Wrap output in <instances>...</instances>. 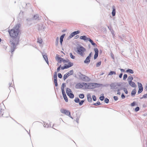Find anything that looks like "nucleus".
<instances>
[{"label":"nucleus","instance_id":"49530a36","mask_svg":"<svg viewBox=\"0 0 147 147\" xmlns=\"http://www.w3.org/2000/svg\"><path fill=\"white\" fill-rule=\"evenodd\" d=\"M121 90V89H120V88H118L117 90V94L119 95H120L121 94V92H120V91Z\"/></svg>","mask_w":147,"mask_h":147},{"label":"nucleus","instance_id":"dca6fc26","mask_svg":"<svg viewBox=\"0 0 147 147\" xmlns=\"http://www.w3.org/2000/svg\"><path fill=\"white\" fill-rule=\"evenodd\" d=\"M57 75H54L53 78L55 86H58V84L57 80Z\"/></svg>","mask_w":147,"mask_h":147},{"label":"nucleus","instance_id":"4468645a","mask_svg":"<svg viewBox=\"0 0 147 147\" xmlns=\"http://www.w3.org/2000/svg\"><path fill=\"white\" fill-rule=\"evenodd\" d=\"M89 85H88L89 87L88 88H90V89H94L95 88V86L96 85L95 83H89Z\"/></svg>","mask_w":147,"mask_h":147},{"label":"nucleus","instance_id":"ddd939ff","mask_svg":"<svg viewBox=\"0 0 147 147\" xmlns=\"http://www.w3.org/2000/svg\"><path fill=\"white\" fill-rule=\"evenodd\" d=\"M84 86V85L81 83H78L76 84L75 86L76 89H81Z\"/></svg>","mask_w":147,"mask_h":147},{"label":"nucleus","instance_id":"79ce46f5","mask_svg":"<svg viewBox=\"0 0 147 147\" xmlns=\"http://www.w3.org/2000/svg\"><path fill=\"white\" fill-rule=\"evenodd\" d=\"M62 60H63V62L64 63H68L69 62V60H68V59H67V60H65V59H63V58H62Z\"/></svg>","mask_w":147,"mask_h":147},{"label":"nucleus","instance_id":"a211bd4d","mask_svg":"<svg viewBox=\"0 0 147 147\" xmlns=\"http://www.w3.org/2000/svg\"><path fill=\"white\" fill-rule=\"evenodd\" d=\"M65 35V34H64L61 35L60 38V42L61 45L62 44V42L63 41V38H64V37Z\"/></svg>","mask_w":147,"mask_h":147},{"label":"nucleus","instance_id":"c03bdc74","mask_svg":"<svg viewBox=\"0 0 147 147\" xmlns=\"http://www.w3.org/2000/svg\"><path fill=\"white\" fill-rule=\"evenodd\" d=\"M127 77V75L126 74H124L123 76V80H125L126 79Z\"/></svg>","mask_w":147,"mask_h":147},{"label":"nucleus","instance_id":"39448f33","mask_svg":"<svg viewBox=\"0 0 147 147\" xmlns=\"http://www.w3.org/2000/svg\"><path fill=\"white\" fill-rule=\"evenodd\" d=\"M4 106L3 104H0V114L1 115V116L3 117H8L9 115V114H8V115L7 116L4 115L3 116V113L4 111Z\"/></svg>","mask_w":147,"mask_h":147},{"label":"nucleus","instance_id":"6ab92c4d","mask_svg":"<svg viewBox=\"0 0 147 147\" xmlns=\"http://www.w3.org/2000/svg\"><path fill=\"white\" fill-rule=\"evenodd\" d=\"M113 10L112 12V15L113 16H115L116 13V9L114 6H113L112 7Z\"/></svg>","mask_w":147,"mask_h":147},{"label":"nucleus","instance_id":"de8ad7c7","mask_svg":"<svg viewBox=\"0 0 147 147\" xmlns=\"http://www.w3.org/2000/svg\"><path fill=\"white\" fill-rule=\"evenodd\" d=\"M38 17V15L36 14V15H34V18L35 20H36L37 19Z\"/></svg>","mask_w":147,"mask_h":147},{"label":"nucleus","instance_id":"473e14b6","mask_svg":"<svg viewBox=\"0 0 147 147\" xmlns=\"http://www.w3.org/2000/svg\"><path fill=\"white\" fill-rule=\"evenodd\" d=\"M75 102L76 103H78L80 101V99L78 97L75 98L74 100Z\"/></svg>","mask_w":147,"mask_h":147},{"label":"nucleus","instance_id":"c85d7f7f","mask_svg":"<svg viewBox=\"0 0 147 147\" xmlns=\"http://www.w3.org/2000/svg\"><path fill=\"white\" fill-rule=\"evenodd\" d=\"M116 74L115 71H111L109 73L108 75L109 76H112L113 74L115 75Z\"/></svg>","mask_w":147,"mask_h":147},{"label":"nucleus","instance_id":"c756f323","mask_svg":"<svg viewBox=\"0 0 147 147\" xmlns=\"http://www.w3.org/2000/svg\"><path fill=\"white\" fill-rule=\"evenodd\" d=\"M105 99V97L103 94H101L99 97L100 100L101 101H103Z\"/></svg>","mask_w":147,"mask_h":147},{"label":"nucleus","instance_id":"f257e3e1","mask_svg":"<svg viewBox=\"0 0 147 147\" xmlns=\"http://www.w3.org/2000/svg\"><path fill=\"white\" fill-rule=\"evenodd\" d=\"M20 27V24H19L14 27L12 29L9 30L8 32L12 37V39L10 40L11 55L13 54V52L16 49V45L19 44L20 37L18 36V35L20 32L19 28Z\"/></svg>","mask_w":147,"mask_h":147},{"label":"nucleus","instance_id":"f8f14e48","mask_svg":"<svg viewBox=\"0 0 147 147\" xmlns=\"http://www.w3.org/2000/svg\"><path fill=\"white\" fill-rule=\"evenodd\" d=\"M84 77L82 78L83 79L82 81L85 82H89L90 81V79L88 77L85 75H84Z\"/></svg>","mask_w":147,"mask_h":147},{"label":"nucleus","instance_id":"37998d69","mask_svg":"<svg viewBox=\"0 0 147 147\" xmlns=\"http://www.w3.org/2000/svg\"><path fill=\"white\" fill-rule=\"evenodd\" d=\"M84 102V100H81L80 101H79V105H82Z\"/></svg>","mask_w":147,"mask_h":147},{"label":"nucleus","instance_id":"680f3d73","mask_svg":"<svg viewBox=\"0 0 147 147\" xmlns=\"http://www.w3.org/2000/svg\"><path fill=\"white\" fill-rule=\"evenodd\" d=\"M117 84V85L118 86H120L121 85V83H116Z\"/></svg>","mask_w":147,"mask_h":147},{"label":"nucleus","instance_id":"6e6552de","mask_svg":"<svg viewBox=\"0 0 147 147\" xmlns=\"http://www.w3.org/2000/svg\"><path fill=\"white\" fill-rule=\"evenodd\" d=\"M138 85L139 88L138 93V94H139L142 92L143 90V88L142 84L141 83L138 82Z\"/></svg>","mask_w":147,"mask_h":147},{"label":"nucleus","instance_id":"0eeeda50","mask_svg":"<svg viewBox=\"0 0 147 147\" xmlns=\"http://www.w3.org/2000/svg\"><path fill=\"white\" fill-rule=\"evenodd\" d=\"M74 73L73 70H71L67 73L64 75L63 76V80H65L70 75H73Z\"/></svg>","mask_w":147,"mask_h":147},{"label":"nucleus","instance_id":"20e7f679","mask_svg":"<svg viewBox=\"0 0 147 147\" xmlns=\"http://www.w3.org/2000/svg\"><path fill=\"white\" fill-rule=\"evenodd\" d=\"M66 93L67 95L71 98H73L74 97V94H73L71 90L69 88H67L66 89Z\"/></svg>","mask_w":147,"mask_h":147},{"label":"nucleus","instance_id":"f3484780","mask_svg":"<svg viewBox=\"0 0 147 147\" xmlns=\"http://www.w3.org/2000/svg\"><path fill=\"white\" fill-rule=\"evenodd\" d=\"M90 58H91L87 56L86 57V59L84 61V63L87 64H88L89 63L90 61Z\"/></svg>","mask_w":147,"mask_h":147},{"label":"nucleus","instance_id":"cd10ccee","mask_svg":"<svg viewBox=\"0 0 147 147\" xmlns=\"http://www.w3.org/2000/svg\"><path fill=\"white\" fill-rule=\"evenodd\" d=\"M95 83L96 84V85H95V88H96L99 87L100 86H103V84H98V83Z\"/></svg>","mask_w":147,"mask_h":147},{"label":"nucleus","instance_id":"13d9d810","mask_svg":"<svg viewBox=\"0 0 147 147\" xmlns=\"http://www.w3.org/2000/svg\"><path fill=\"white\" fill-rule=\"evenodd\" d=\"M64 67L65 68V69H67L69 67L68 65H67V64H65L64 65Z\"/></svg>","mask_w":147,"mask_h":147},{"label":"nucleus","instance_id":"2f4dec72","mask_svg":"<svg viewBox=\"0 0 147 147\" xmlns=\"http://www.w3.org/2000/svg\"><path fill=\"white\" fill-rule=\"evenodd\" d=\"M80 117V115L78 116L77 114H76V121L78 123H79V120Z\"/></svg>","mask_w":147,"mask_h":147},{"label":"nucleus","instance_id":"9d476101","mask_svg":"<svg viewBox=\"0 0 147 147\" xmlns=\"http://www.w3.org/2000/svg\"><path fill=\"white\" fill-rule=\"evenodd\" d=\"M60 111L61 113L65 114L67 115H70V112L68 110L65 109H61Z\"/></svg>","mask_w":147,"mask_h":147},{"label":"nucleus","instance_id":"bb28decb","mask_svg":"<svg viewBox=\"0 0 147 147\" xmlns=\"http://www.w3.org/2000/svg\"><path fill=\"white\" fill-rule=\"evenodd\" d=\"M82 84L84 85H84L85 86L86 88H87V89H90V88H88V87H89L88 85H89L90 84L89 83H85V82H82Z\"/></svg>","mask_w":147,"mask_h":147},{"label":"nucleus","instance_id":"4c0bfd02","mask_svg":"<svg viewBox=\"0 0 147 147\" xmlns=\"http://www.w3.org/2000/svg\"><path fill=\"white\" fill-rule=\"evenodd\" d=\"M68 65L69 67H70L73 65V63L71 62H69Z\"/></svg>","mask_w":147,"mask_h":147},{"label":"nucleus","instance_id":"5701e85b","mask_svg":"<svg viewBox=\"0 0 147 147\" xmlns=\"http://www.w3.org/2000/svg\"><path fill=\"white\" fill-rule=\"evenodd\" d=\"M128 83H129V85L131 86V87H135L136 86L135 83L132 81H131V82H128Z\"/></svg>","mask_w":147,"mask_h":147},{"label":"nucleus","instance_id":"6e6d98bb","mask_svg":"<svg viewBox=\"0 0 147 147\" xmlns=\"http://www.w3.org/2000/svg\"><path fill=\"white\" fill-rule=\"evenodd\" d=\"M58 77L60 78H61L62 77V75L61 73H58Z\"/></svg>","mask_w":147,"mask_h":147},{"label":"nucleus","instance_id":"58836bf2","mask_svg":"<svg viewBox=\"0 0 147 147\" xmlns=\"http://www.w3.org/2000/svg\"><path fill=\"white\" fill-rule=\"evenodd\" d=\"M101 104L100 102L99 101L97 102L96 103H94L93 105L95 106L99 105Z\"/></svg>","mask_w":147,"mask_h":147},{"label":"nucleus","instance_id":"72a5a7b5","mask_svg":"<svg viewBox=\"0 0 147 147\" xmlns=\"http://www.w3.org/2000/svg\"><path fill=\"white\" fill-rule=\"evenodd\" d=\"M59 43V37H57L56 39V41L55 42V45L57 46L58 44Z\"/></svg>","mask_w":147,"mask_h":147},{"label":"nucleus","instance_id":"864d4df0","mask_svg":"<svg viewBox=\"0 0 147 147\" xmlns=\"http://www.w3.org/2000/svg\"><path fill=\"white\" fill-rule=\"evenodd\" d=\"M147 94H144V95H143V96L142 97L140 98V99H142L143 98H147Z\"/></svg>","mask_w":147,"mask_h":147},{"label":"nucleus","instance_id":"e2e57ef3","mask_svg":"<svg viewBox=\"0 0 147 147\" xmlns=\"http://www.w3.org/2000/svg\"><path fill=\"white\" fill-rule=\"evenodd\" d=\"M66 86V85L65 83H63L62 84L61 87H65Z\"/></svg>","mask_w":147,"mask_h":147},{"label":"nucleus","instance_id":"338daca9","mask_svg":"<svg viewBox=\"0 0 147 147\" xmlns=\"http://www.w3.org/2000/svg\"><path fill=\"white\" fill-rule=\"evenodd\" d=\"M92 52H90V53L89 54V55L88 56L89 57L91 58L92 56Z\"/></svg>","mask_w":147,"mask_h":147},{"label":"nucleus","instance_id":"4be33fe9","mask_svg":"<svg viewBox=\"0 0 147 147\" xmlns=\"http://www.w3.org/2000/svg\"><path fill=\"white\" fill-rule=\"evenodd\" d=\"M42 56L44 58V59H45L47 63L49 65V61H48V57H47V55H46L42 54Z\"/></svg>","mask_w":147,"mask_h":147},{"label":"nucleus","instance_id":"69168bd1","mask_svg":"<svg viewBox=\"0 0 147 147\" xmlns=\"http://www.w3.org/2000/svg\"><path fill=\"white\" fill-rule=\"evenodd\" d=\"M123 74L122 73H121L119 75V77L120 78H121Z\"/></svg>","mask_w":147,"mask_h":147},{"label":"nucleus","instance_id":"393cba45","mask_svg":"<svg viewBox=\"0 0 147 147\" xmlns=\"http://www.w3.org/2000/svg\"><path fill=\"white\" fill-rule=\"evenodd\" d=\"M125 71L127 73H129L131 74H133L134 73L132 69H127Z\"/></svg>","mask_w":147,"mask_h":147},{"label":"nucleus","instance_id":"774afa93","mask_svg":"<svg viewBox=\"0 0 147 147\" xmlns=\"http://www.w3.org/2000/svg\"><path fill=\"white\" fill-rule=\"evenodd\" d=\"M109 86V84H103V86H104V87H107Z\"/></svg>","mask_w":147,"mask_h":147},{"label":"nucleus","instance_id":"423d86ee","mask_svg":"<svg viewBox=\"0 0 147 147\" xmlns=\"http://www.w3.org/2000/svg\"><path fill=\"white\" fill-rule=\"evenodd\" d=\"M110 86L111 87V89L114 90L115 91H116L119 88L116 83H112L110 85Z\"/></svg>","mask_w":147,"mask_h":147},{"label":"nucleus","instance_id":"4d7b16f0","mask_svg":"<svg viewBox=\"0 0 147 147\" xmlns=\"http://www.w3.org/2000/svg\"><path fill=\"white\" fill-rule=\"evenodd\" d=\"M113 98L115 100L117 101L118 99V97L117 96H113Z\"/></svg>","mask_w":147,"mask_h":147},{"label":"nucleus","instance_id":"412c9836","mask_svg":"<svg viewBox=\"0 0 147 147\" xmlns=\"http://www.w3.org/2000/svg\"><path fill=\"white\" fill-rule=\"evenodd\" d=\"M62 94L63 97V98L64 100H65V102H68V100L67 97V96H66V95L65 94V93H62Z\"/></svg>","mask_w":147,"mask_h":147},{"label":"nucleus","instance_id":"5fc2aeb1","mask_svg":"<svg viewBox=\"0 0 147 147\" xmlns=\"http://www.w3.org/2000/svg\"><path fill=\"white\" fill-rule=\"evenodd\" d=\"M123 91L126 94H128V92L126 88H123Z\"/></svg>","mask_w":147,"mask_h":147},{"label":"nucleus","instance_id":"f03ea898","mask_svg":"<svg viewBox=\"0 0 147 147\" xmlns=\"http://www.w3.org/2000/svg\"><path fill=\"white\" fill-rule=\"evenodd\" d=\"M75 50L76 52L78 54L82 56H83L84 54V52L86 51V49L82 46L79 45L76 48Z\"/></svg>","mask_w":147,"mask_h":147},{"label":"nucleus","instance_id":"1a4fd4ad","mask_svg":"<svg viewBox=\"0 0 147 147\" xmlns=\"http://www.w3.org/2000/svg\"><path fill=\"white\" fill-rule=\"evenodd\" d=\"M80 31L78 30L77 31H75L71 34L68 37L67 39H69L71 38L75 35L79 34L80 33Z\"/></svg>","mask_w":147,"mask_h":147},{"label":"nucleus","instance_id":"a878e982","mask_svg":"<svg viewBox=\"0 0 147 147\" xmlns=\"http://www.w3.org/2000/svg\"><path fill=\"white\" fill-rule=\"evenodd\" d=\"M78 76L79 77L80 79L82 80L83 79V77H84V75L82 74L80 72L78 74Z\"/></svg>","mask_w":147,"mask_h":147},{"label":"nucleus","instance_id":"7ed1b4c3","mask_svg":"<svg viewBox=\"0 0 147 147\" xmlns=\"http://www.w3.org/2000/svg\"><path fill=\"white\" fill-rule=\"evenodd\" d=\"M80 39L83 40L86 42H87L88 41H89L91 44L94 47H97L96 44L93 41L91 40L90 38L87 37L86 36L84 35L81 36L80 37Z\"/></svg>","mask_w":147,"mask_h":147},{"label":"nucleus","instance_id":"e433bc0d","mask_svg":"<svg viewBox=\"0 0 147 147\" xmlns=\"http://www.w3.org/2000/svg\"><path fill=\"white\" fill-rule=\"evenodd\" d=\"M59 55L58 54L56 55V59L57 60H59V59H62L63 58L61 57H59Z\"/></svg>","mask_w":147,"mask_h":147},{"label":"nucleus","instance_id":"2eb2a0df","mask_svg":"<svg viewBox=\"0 0 147 147\" xmlns=\"http://www.w3.org/2000/svg\"><path fill=\"white\" fill-rule=\"evenodd\" d=\"M57 75H54L53 78L55 86H58V84L57 80Z\"/></svg>","mask_w":147,"mask_h":147},{"label":"nucleus","instance_id":"09e8293b","mask_svg":"<svg viewBox=\"0 0 147 147\" xmlns=\"http://www.w3.org/2000/svg\"><path fill=\"white\" fill-rule=\"evenodd\" d=\"M136 104V102L135 101L133 102L131 104V105L132 106H134Z\"/></svg>","mask_w":147,"mask_h":147},{"label":"nucleus","instance_id":"c9c22d12","mask_svg":"<svg viewBox=\"0 0 147 147\" xmlns=\"http://www.w3.org/2000/svg\"><path fill=\"white\" fill-rule=\"evenodd\" d=\"M69 55L71 58L73 59H74L75 58V56L73 55L72 53H69Z\"/></svg>","mask_w":147,"mask_h":147},{"label":"nucleus","instance_id":"ea45409f","mask_svg":"<svg viewBox=\"0 0 147 147\" xmlns=\"http://www.w3.org/2000/svg\"><path fill=\"white\" fill-rule=\"evenodd\" d=\"M101 61L98 62L96 64V67H98L101 64Z\"/></svg>","mask_w":147,"mask_h":147},{"label":"nucleus","instance_id":"3c124183","mask_svg":"<svg viewBox=\"0 0 147 147\" xmlns=\"http://www.w3.org/2000/svg\"><path fill=\"white\" fill-rule=\"evenodd\" d=\"M64 88V87H61V90L62 94L65 93Z\"/></svg>","mask_w":147,"mask_h":147},{"label":"nucleus","instance_id":"a18cd8bd","mask_svg":"<svg viewBox=\"0 0 147 147\" xmlns=\"http://www.w3.org/2000/svg\"><path fill=\"white\" fill-rule=\"evenodd\" d=\"M92 99L94 101H96V96L95 95H93L92 96Z\"/></svg>","mask_w":147,"mask_h":147},{"label":"nucleus","instance_id":"9b49d317","mask_svg":"<svg viewBox=\"0 0 147 147\" xmlns=\"http://www.w3.org/2000/svg\"><path fill=\"white\" fill-rule=\"evenodd\" d=\"M94 50L95 51V54L94 55V59H96L98 56V49L96 48H94Z\"/></svg>","mask_w":147,"mask_h":147},{"label":"nucleus","instance_id":"b1692460","mask_svg":"<svg viewBox=\"0 0 147 147\" xmlns=\"http://www.w3.org/2000/svg\"><path fill=\"white\" fill-rule=\"evenodd\" d=\"M136 92V91L135 89L133 90L131 92V96H134Z\"/></svg>","mask_w":147,"mask_h":147},{"label":"nucleus","instance_id":"8fccbe9b","mask_svg":"<svg viewBox=\"0 0 147 147\" xmlns=\"http://www.w3.org/2000/svg\"><path fill=\"white\" fill-rule=\"evenodd\" d=\"M44 125H43L45 127H51V125H50L49 126V125L48 124H47V123L46 124V125H45V123H44Z\"/></svg>","mask_w":147,"mask_h":147},{"label":"nucleus","instance_id":"603ef678","mask_svg":"<svg viewBox=\"0 0 147 147\" xmlns=\"http://www.w3.org/2000/svg\"><path fill=\"white\" fill-rule=\"evenodd\" d=\"M139 109H140V108L139 107H136L135 109V111H136V112H137V111H138L139 110Z\"/></svg>","mask_w":147,"mask_h":147},{"label":"nucleus","instance_id":"0e129e2a","mask_svg":"<svg viewBox=\"0 0 147 147\" xmlns=\"http://www.w3.org/2000/svg\"><path fill=\"white\" fill-rule=\"evenodd\" d=\"M12 84L11 83H9V89L10 90L11 88L12 87V86H11Z\"/></svg>","mask_w":147,"mask_h":147},{"label":"nucleus","instance_id":"bf43d9fd","mask_svg":"<svg viewBox=\"0 0 147 147\" xmlns=\"http://www.w3.org/2000/svg\"><path fill=\"white\" fill-rule=\"evenodd\" d=\"M61 65H60L59 67H57V72H59V71L60 68H61Z\"/></svg>","mask_w":147,"mask_h":147},{"label":"nucleus","instance_id":"7c9ffc66","mask_svg":"<svg viewBox=\"0 0 147 147\" xmlns=\"http://www.w3.org/2000/svg\"><path fill=\"white\" fill-rule=\"evenodd\" d=\"M133 79V78L132 76H129L127 78V81L128 82L132 81V80Z\"/></svg>","mask_w":147,"mask_h":147},{"label":"nucleus","instance_id":"052dcab7","mask_svg":"<svg viewBox=\"0 0 147 147\" xmlns=\"http://www.w3.org/2000/svg\"><path fill=\"white\" fill-rule=\"evenodd\" d=\"M125 97L124 93H122L121 95V98L122 99H123L125 98Z\"/></svg>","mask_w":147,"mask_h":147},{"label":"nucleus","instance_id":"aec40b11","mask_svg":"<svg viewBox=\"0 0 147 147\" xmlns=\"http://www.w3.org/2000/svg\"><path fill=\"white\" fill-rule=\"evenodd\" d=\"M87 98L88 101V102H92V98L90 94H87Z\"/></svg>","mask_w":147,"mask_h":147},{"label":"nucleus","instance_id":"f704fd0d","mask_svg":"<svg viewBox=\"0 0 147 147\" xmlns=\"http://www.w3.org/2000/svg\"><path fill=\"white\" fill-rule=\"evenodd\" d=\"M79 96L80 98L83 99L84 98V95L83 94H80L79 95Z\"/></svg>","mask_w":147,"mask_h":147},{"label":"nucleus","instance_id":"a19ab883","mask_svg":"<svg viewBox=\"0 0 147 147\" xmlns=\"http://www.w3.org/2000/svg\"><path fill=\"white\" fill-rule=\"evenodd\" d=\"M109 100L107 98H106L105 99V102L107 104L109 103Z\"/></svg>","mask_w":147,"mask_h":147}]
</instances>
